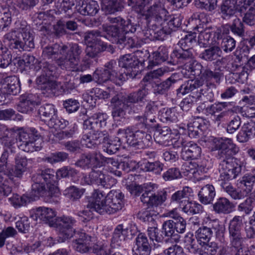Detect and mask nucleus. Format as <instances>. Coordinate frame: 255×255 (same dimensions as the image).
I'll return each instance as SVG.
<instances>
[{
    "label": "nucleus",
    "instance_id": "nucleus-44",
    "mask_svg": "<svg viewBox=\"0 0 255 255\" xmlns=\"http://www.w3.org/2000/svg\"><path fill=\"white\" fill-rule=\"evenodd\" d=\"M102 9L106 14H112L121 11L123 8V4L117 0H101Z\"/></svg>",
    "mask_w": 255,
    "mask_h": 255
},
{
    "label": "nucleus",
    "instance_id": "nucleus-47",
    "mask_svg": "<svg viewBox=\"0 0 255 255\" xmlns=\"http://www.w3.org/2000/svg\"><path fill=\"white\" fill-rule=\"evenodd\" d=\"M232 208V203L227 198L221 197L213 204V210L218 214L229 213Z\"/></svg>",
    "mask_w": 255,
    "mask_h": 255
},
{
    "label": "nucleus",
    "instance_id": "nucleus-58",
    "mask_svg": "<svg viewBox=\"0 0 255 255\" xmlns=\"http://www.w3.org/2000/svg\"><path fill=\"white\" fill-rule=\"evenodd\" d=\"M84 191V189H79L75 186H71L64 191L63 194L70 200L75 201L82 197Z\"/></svg>",
    "mask_w": 255,
    "mask_h": 255
},
{
    "label": "nucleus",
    "instance_id": "nucleus-53",
    "mask_svg": "<svg viewBox=\"0 0 255 255\" xmlns=\"http://www.w3.org/2000/svg\"><path fill=\"white\" fill-rule=\"evenodd\" d=\"M170 71V68L167 66H163L148 73L143 78L144 82H151L154 79H159L165 73Z\"/></svg>",
    "mask_w": 255,
    "mask_h": 255
},
{
    "label": "nucleus",
    "instance_id": "nucleus-6",
    "mask_svg": "<svg viewBox=\"0 0 255 255\" xmlns=\"http://www.w3.org/2000/svg\"><path fill=\"white\" fill-rule=\"evenodd\" d=\"M148 94L149 90L144 86L128 95L124 96L122 94L116 95L111 100L112 116L118 120L125 118L127 109L128 108L131 109L134 104L142 102Z\"/></svg>",
    "mask_w": 255,
    "mask_h": 255
},
{
    "label": "nucleus",
    "instance_id": "nucleus-56",
    "mask_svg": "<svg viewBox=\"0 0 255 255\" xmlns=\"http://www.w3.org/2000/svg\"><path fill=\"white\" fill-rule=\"evenodd\" d=\"M203 68L200 63L193 59L186 62L184 65V69L187 71L189 74L196 76L201 75Z\"/></svg>",
    "mask_w": 255,
    "mask_h": 255
},
{
    "label": "nucleus",
    "instance_id": "nucleus-50",
    "mask_svg": "<svg viewBox=\"0 0 255 255\" xmlns=\"http://www.w3.org/2000/svg\"><path fill=\"white\" fill-rule=\"evenodd\" d=\"M137 143L136 148H145L150 146L152 143V137L148 134L141 130H136V136Z\"/></svg>",
    "mask_w": 255,
    "mask_h": 255
},
{
    "label": "nucleus",
    "instance_id": "nucleus-13",
    "mask_svg": "<svg viewBox=\"0 0 255 255\" xmlns=\"http://www.w3.org/2000/svg\"><path fill=\"white\" fill-rule=\"evenodd\" d=\"M174 146L182 147L181 157L184 160L196 159L201 155V147L193 141H190L187 136H179L174 142Z\"/></svg>",
    "mask_w": 255,
    "mask_h": 255
},
{
    "label": "nucleus",
    "instance_id": "nucleus-16",
    "mask_svg": "<svg viewBox=\"0 0 255 255\" xmlns=\"http://www.w3.org/2000/svg\"><path fill=\"white\" fill-rule=\"evenodd\" d=\"M245 216H236L230 222L229 226V238L231 245L234 247H239L243 243L244 238L242 230L246 223Z\"/></svg>",
    "mask_w": 255,
    "mask_h": 255
},
{
    "label": "nucleus",
    "instance_id": "nucleus-61",
    "mask_svg": "<svg viewBox=\"0 0 255 255\" xmlns=\"http://www.w3.org/2000/svg\"><path fill=\"white\" fill-rule=\"evenodd\" d=\"M138 216L140 220L147 223L149 225H156L154 218L156 214L151 210V208L148 209V207L146 209L139 212Z\"/></svg>",
    "mask_w": 255,
    "mask_h": 255
},
{
    "label": "nucleus",
    "instance_id": "nucleus-15",
    "mask_svg": "<svg viewBox=\"0 0 255 255\" xmlns=\"http://www.w3.org/2000/svg\"><path fill=\"white\" fill-rule=\"evenodd\" d=\"M175 18L169 20L156 22L152 28L148 29L145 32V36L150 40H163L165 36L170 34L174 28L178 26L175 25Z\"/></svg>",
    "mask_w": 255,
    "mask_h": 255
},
{
    "label": "nucleus",
    "instance_id": "nucleus-11",
    "mask_svg": "<svg viewBox=\"0 0 255 255\" xmlns=\"http://www.w3.org/2000/svg\"><path fill=\"white\" fill-rule=\"evenodd\" d=\"M102 35L98 30L88 31L85 33V40L87 44L86 52L91 56L94 57L101 51L108 50L111 53H114L113 47L102 42L100 37Z\"/></svg>",
    "mask_w": 255,
    "mask_h": 255
},
{
    "label": "nucleus",
    "instance_id": "nucleus-60",
    "mask_svg": "<svg viewBox=\"0 0 255 255\" xmlns=\"http://www.w3.org/2000/svg\"><path fill=\"white\" fill-rule=\"evenodd\" d=\"M187 203L182 207V211L189 215L199 214L202 212L203 206L194 201L186 200Z\"/></svg>",
    "mask_w": 255,
    "mask_h": 255
},
{
    "label": "nucleus",
    "instance_id": "nucleus-20",
    "mask_svg": "<svg viewBox=\"0 0 255 255\" xmlns=\"http://www.w3.org/2000/svg\"><path fill=\"white\" fill-rule=\"evenodd\" d=\"M97 129L85 130L81 142L88 148H92L99 143H104L108 140L109 134L106 131H99Z\"/></svg>",
    "mask_w": 255,
    "mask_h": 255
},
{
    "label": "nucleus",
    "instance_id": "nucleus-52",
    "mask_svg": "<svg viewBox=\"0 0 255 255\" xmlns=\"http://www.w3.org/2000/svg\"><path fill=\"white\" fill-rule=\"evenodd\" d=\"M221 53L220 48L215 46L205 50L200 54V57L205 60L212 61L220 57Z\"/></svg>",
    "mask_w": 255,
    "mask_h": 255
},
{
    "label": "nucleus",
    "instance_id": "nucleus-49",
    "mask_svg": "<svg viewBox=\"0 0 255 255\" xmlns=\"http://www.w3.org/2000/svg\"><path fill=\"white\" fill-rule=\"evenodd\" d=\"M86 155L91 168H97L105 164V157L100 152L93 151Z\"/></svg>",
    "mask_w": 255,
    "mask_h": 255
},
{
    "label": "nucleus",
    "instance_id": "nucleus-27",
    "mask_svg": "<svg viewBox=\"0 0 255 255\" xmlns=\"http://www.w3.org/2000/svg\"><path fill=\"white\" fill-rule=\"evenodd\" d=\"M135 246L132 249L133 255H149L151 247L146 235L139 233L135 239Z\"/></svg>",
    "mask_w": 255,
    "mask_h": 255
},
{
    "label": "nucleus",
    "instance_id": "nucleus-3",
    "mask_svg": "<svg viewBox=\"0 0 255 255\" xmlns=\"http://www.w3.org/2000/svg\"><path fill=\"white\" fill-rule=\"evenodd\" d=\"M124 195L120 191L111 190L105 197L102 192L95 190L87 207L100 214H112L124 206Z\"/></svg>",
    "mask_w": 255,
    "mask_h": 255
},
{
    "label": "nucleus",
    "instance_id": "nucleus-29",
    "mask_svg": "<svg viewBox=\"0 0 255 255\" xmlns=\"http://www.w3.org/2000/svg\"><path fill=\"white\" fill-rule=\"evenodd\" d=\"M155 142L164 146H168L171 144L174 145L172 136L171 130L168 127H163L161 129L156 130L154 134Z\"/></svg>",
    "mask_w": 255,
    "mask_h": 255
},
{
    "label": "nucleus",
    "instance_id": "nucleus-42",
    "mask_svg": "<svg viewBox=\"0 0 255 255\" xmlns=\"http://www.w3.org/2000/svg\"><path fill=\"white\" fill-rule=\"evenodd\" d=\"M41 245V242L39 241H36L34 243H20L15 248V250L18 254L25 253L28 255L39 251Z\"/></svg>",
    "mask_w": 255,
    "mask_h": 255
},
{
    "label": "nucleus",
    "instance_id": "nucleus-34",
    "mask_svg": "<svg viewBox=\"0 0 255 255\" xmlns=\"http://www.w3.org/2000/svg\"><path fill=\"white\" fill-rule=\"evenodd\" d=\"M33 183L31 186L30 195L29 197L31 198V200H35L36 198L39 196L52 197L56 196L57 194H50V188L46 187L44 182L33 181Z\"/></svg>",
    "mask_w": 255,
    "mask_h": 255
},
{
    "label": "nucleus",
    "instance_id": "nucleus-57",
    "mask_svg": "<svg viewBox=\"0 0 255 255\" xmlns=\"http://www.w3.org/2000/svg\"><path fill=\"white\" fill-rule=\"evenodd\" d=\"M105 163L111 168V172L118 176L122 175V172L118 169L126 165L128 167V163L119 162L117 159L114 158L105 157Z\"/></svg>",
    "mask_w": 255,
    "mask_h": 255
},
{
    "label": "nucleus",
    "instance_id": "nucleus-55",
    "mask_svg": "<svg viewBox=\"0 0 255 255\" xmlns=\"http://www.w3.org/2000/svg\"><path fill=\"white\" fill-rule=\"evenodd\" d=\"M160 112V119L163 122L175 123L178 120L177 113L174 108H164Z\"/></svg>",
    "mask_w": 255,
    "mask_h": 255
},
{
    "label": "nucleus",
    "instance_id": "nucleus-36",
    "mask_svg": "<svg viewBox=\"0 0 255 255\" xmlns=\"http://www.w3.org/2000/svg\"><path fill=\"white\" fill-rule=\"evenodd\" d=\"M215 196V187L211 184H207L202 187L198 194L199 200L205 205L212 203Z\"/></svg>",
    "mask_w": 255,
    "mask_h": 255
},
{
    "label": "nucleus",
    "instance_id": "nucleus-10",
    "mask_svg": "<svg viewBox=\"0 0 255 255\" xmlns=\"http://www.w3.org/2000/svg\"><path fill=\"white\" fill-rule=\"evenodd\" d=\"M128 233L127 228H125L123 224L118 225L114 230L110 248L104 244L95 245L93 247V252L96 255H122L120 253L114 252L113 249L123 244Z\"/></svg>",
    "mask_w": 255,
    "mask_h": 255
},
{
    "label": "nucleus",
    "instance_id": "nucleus-8",
    "mask_svg": "<svg viewBox=\"0 0 255 255\" xmlns=\"http://www.w3.org/2000/svg\"><path fill=\"white\" fill-rule=\"evenodd\" d=\"M126 75L119 71L116 61L112 60L105 64L104 68L97 69L94 72V81L100 84L111 81L120 86L125 81Z\"/></svg>",
    "mask_w": 255,
    "mask_h": 255
},
{
    "label": "nucleus",
    "instance_id": "nucleus-31",
    "mask_svg": "<svg viewBox=\"0 0 255 255\" xmlns=\"http://www.w3.org/2000/svg\"><path fill=\"white\" fill-rule=\"evenodd\" d=\"M202 225L212 234H215L217 238L223 237L225 227L218 219H211L209 217H205Z\"/></svg>",
    "mask_w": 255,
    "mask_h": 255
},
{
    "label": "nucleus",
    "instance_id": "nucleus-2",
    "mask_svg": "<svg viewBox=\"0 0 255 255\" xmlns=\"http://www.w3.org/2000/svg\"><path fill=\"white\" fill-rule=\"evenodd\" d=\"M82 52V48L76 43L71 44L69 49L66 45L55 44L45 47L42 56L44 59L49 60V62L55 61L62 68L75 71L78 69Z\"/></svg>",
    "mask_w": 255,
    "mask_h": 255
},
{
    "label": "nucleus",
    "instance_id": "nucleus-33",
    "mask_svg": "<svg viewBox=\"0 0 255 255\" xmlns=\"http://www.w3.org/2000/svg\"><path fill=\"white\" fill-rule=\"evenodd\" d=\"M77 10L83 15H95L99 11V6L97 1L93 0H82V3L76 6Z\"/></svg>",
    "mask_w": 255,
    "mask_h": 255
},
{
    "label": "nucleus",
    "instance_id": "nucleus-51",
    "mask_svg": "<svg viewBox=\"0 0 255 255\" xmlns=\"http://www.w3.org/2000/svg\"><path fill=\"white\" fill-rule=\"evenodd\" d=\"M253 134V126L248 123L244 124L237 135V140L240 142L248 141Z\"/></svg>",
    "mask_w": 255,
    "mask_h": 255
},
{
    "label": "nucleus",
    "instance_id": "nucleus-37",
    "mask_svg": "<svg viewBox=\"0 0 255 255\" xmlns=\"http://www.w3.org/2000/svg\"><path fill=\"white\" fill-rule=\"evenodd\" d=\"M164 217L172 218L174 222V229L179 233H183L186 229L185 220L177 213L176 209L167 211L163 214Z\"/></svg>",
    "mask_w": 255,
    "mask_h": 255
},
{
    "label": "nucleus",
    "instance_id": "nucleus-41",
    "mask_svg": "<svg viewBox=\"0 0 255 255\" xmlns=\"http://www.w3.org/2000/svg\"><path fill=\"white\" fill-rule=\"evenodd\" d=\"M108 20L113 23H117V26H120L121 33L124 35L129 33H133L136 31V27L131 24L129 20L126 21L120 16L108 17Z\"/></svg>",
    "mask_w": 255,
    "mask_h": 255
},
{
    "label": "nucleus",
    "instance_id": "nucleus-62",
    "mask_svg": "<svg viewBox=\"0 0 255 255\" xmlns=\"http://www.w3.org/2000/svg\"><path fill=\"white\" fill-rule=\"evenodd\" d=\"M121 144V139L119 137H117L114 140L108 139V140L103 144V149L108 154H114L119 150Z\"/></svg>",
    "mask_w": 255,
    "mask_h": 255
},
{
    "label": "nucleus",
    "instance_id": "nucleus-28",
    "mask_svg": "<svg viewBox=\"0 0 255 255\" xmlns=\"http://www.w3.org/2000/svg\"><path fill=\"white\" fill-rule=\"evenodd\" d=\"M103 30L106 33L105 36L110 40L114 41L117 44L126 45L127 37L121 33L120 27L117 25L103 26Z\"/></svg>",
    "mask_w": 255,
    "mask_h": 255
},
{
    "label": "nucleus",
    "instance_id": "nucleus-22",
    "mask_svg": "<svg viewBox=\"0 0 255 255\" xmlns=\"http://www.w3.org/2000/svg\"><path fill=\"white\" fill-rule=\"evenodd\" d=\"M220 10L222 17L225 19H228L233 16L240 7L241 10L243 8L246 9L249 4H244L243 0H221Z\"/></svg>",
    "mask_w": 255,
    "mask_h": 255
},
{
    "label": "nucleus",
    "instance_id": "nucleus-24",
    "mask_svg": "<svg viewBox=\"0 0 255 255\" xmlns=\"http://www.w3.org/2000/svg\"><path fill=\"white\" fill-rule=\"evenodd\" d=\"M31 217L35 221L39 219L53 227L57 219L55 212L51 208L45 207L36 208L33 210V213L31 215Z\"/></svg>",
    "mask_w": 255,
    "mask_h": 255
},
{
    "label": "nucleus",
    "instance_id": "nucleus-12",
    "mask_svg": "<svg viewBox=\"0 0 255 255\" xmlns=\"http://www.w3.org/2000/svg\"><path fill=\"white\" fill-rule=\"evenodd\" d=\"M157 187V185L152 183L146 188L145 192L140 196L141 202L147 206L148 209L162 205L167 199V194L165 190H162L154 192V190Z\"/></svg>",
    "mask_w": 255,
    "mask_h": 255
},
{
    "label": "nucleus",
    "instance_id": "nucleus-40",
    "mask_svg": "<svg viewBox=\"0 0 255 255\" xmlns=\"http://www.w3.org/2000/svg\"><path fill=\"white\" fill-rule=\"evenodd\" d=\"M173 60V64L176 63H183L187 61L193 59V53L191 50L183 49L174 50L170 55Z\"/></svg>",
    "mask_w": 255,
    "mask_h": 255
},
{
    "label": "nucleus",
    "instance_id": "nucleus-9",
    "mask_svg": "<svg viewBox=\"0 0 255 255\" xmlns=\"http://www.w3.org/2000/svg\"><path fill=\"white\" fill-rule=\"evenodd\" d=\"M16 141L19 149L25 152L39 151L42 147L41 136L38 131L33 128L20 131Z\"/></svg>",
    "mask_w": 255,
    "mask_h": 255
},
{
    "label": "nucleus",
    "instance_id": "nucleus-32",
    "mask_svg": "<svg viewBox=\"0 0 255 255\" xmlns=\"http://www.w3.org/2000/svg\"><path fill=\"white\" fill-rule=\"evenodd\" d=\"M4 83L1 88V93L6 95H15L20 91L18 79L16 76H9L5 79Z\"/></svg>",
    "mask_w": 255,
    "mask_h": 255
},
{
    "label": "nucleus",
    "instance_id": "nucleus-59",
    "mask_svg": "<svg viewBox=\"0 0 255 255\" xmlns=\"http://www.w3.org/2000/svg\"><path fill=\"white\" fill-rule=\"evenodd\" d=\"M231 106L230 102L215 103L206 107V116H215L216 113L222 112L229 106Z\"/></svg>",
    "mask_w": 255,
    "mask_h": 255
},
{
    "label": "nucleus",
    "instance_id": "nucleus-45",
    "mask_svg": "<svg viewBox=\"0 0 255 255\" xmlns=\"http://www.w3.org/2000/svg\"><path fill=\"white\" fill-rule=\"evenodd\" d=\"M56 113L54 105L50 104L41 106L38 110V114L41 121L47 123L56 115Z\"/></svg>",
    "mask_w": 255,
    "mask_h": 255
},
{
    "label": "nucleus",
    "instance_id": "nucleus-26",
    "mask_svg": "<svg viewBox=\"0 0 255 255\" xmlns=\"http://www.w3.org/2000/svg\"><path fill=\"white\" fill-rule=\"evenodd\" d=\"M108 116L105 113H96L88 119L85 120L83 123L85 130L89 129H98L105 127L107 125Z\"/></svg>",
    "mask_w": 255,
    "mask_h": 255
},
{
    "label": "nucleus",
    "instance_id": "nucleus-1",
    "mask_svg": "<svg viewBox=\"0 0 255 255\" xmlns=\"http://www.w3.org/2000/svg\"><path fill=\"white\" fill-rule=\"evenodd\" d=\"M213 142L214 148L218 150L217 157L221 160L218 168L220 186L234 199H241L244 195L229 182L236 178L242 170L239 161L231 157L236 151V146L231 138L226 137L215 138Z\"/></svg>",
    "mask_w": 255,
    "mask_h": 255
},
{
    "label": "nucleus",
    "instance_id": "nucleus-25",
    "mask_svg": "<svg viewBox=\"0 0 255 255\" xmlns=\"http://www.w3.org/2000/svg\"><path fill=\"white\" fill-rule=\"evenodd\" d=\"M75 235L76 239L72 244L75 250L81 253L88 252L92 248V237L83 231L77 232Z\"/></svg>",
    "mask_w": 255,
    "mask_h": 255
},
{
    "label": "nucleus",
    "instance_id": "nucleus-19",
    "mask_svg": "<svg viewBox=\"0 0 255 255\" xmlns=\"http://www.w3.org/2000/svg\"><path fill=\"white\" fill-rule=\"evenodd\" d=\"M144 57L146 58L150 57L146 51H145L144 53L141 51L137 50L133 54L125 55L119 60V65H118L119 69L121 67L129 71H133V69H135L139 63H144Z\"/></svg>",
    "mask_w": 255,
    "mask_h": 255
},
{
    "label": "nucleus",
    "instance_id": "nucleus-17",
    "mask_svg": "<svg viewBox=\"0 0 255 255\" xmlns=\"http://www.w3.org/2000/svg\"><path fill=\"white\" fill-rule=\"evenodd\" d=\"M40 69L41 74L36 79L39 88L45 90L47 92L55 89L56 86L55 83L50 79L55 69V66L50 64L49 62H43L41 63Z\"/></svg>",
    "mask_w": 255,
    "mask_h": 255
},
{
    "label": "nucleus",
    "instance_id": "nucleus-30",
    "mask_svg": "<svg viewBox=\"0 0 255 255\" xmlns=\"http://www.w3.org/2000/svg\"><path fill=\"white\" fill-rule=\"evenodd\" d=\"M35 99V97L32 94L22 95L17 106V110L22 113H31L34 110L35 106L37 104Z\"/></svg>",
    "mask_w": 255,
    "mask_h": 255
},
{
    "label": "nucleus",
    "instance_id": "nucleus-4",
    "mask_svg": "<svg viewBox=\"0 0 255 255\" xmlns=\"http://www.w3.org/2000/svg\"><path fill=\"white\" fill-rule=\"evenodd\" d=\"M4 42L16 51H30L34 48V38L25 21H17L15 27L5 34Z\"/></svg>",
    "mask_w": 255,
    "mask_h": 255
},
{
    "label": "nucleus",
    "instance_id": "nucleus-39",
    "mask_svg": "<svg viewBox=\"0 0 255 255\" xmlns=\"http://www.w3.org/2000/svg\"><path fill=\"white\" fill-rule=\"evenodd\" d=\"M168 57V51L164 46H160L158 49L152 53L151 57L148 61V68H151L162 62L166 61Z\"/></svg>",
    "mask_w": 255,
    "mask_h": 255
},
{
    "label": "nucleus",
    "instance_id": "nucleus-21",
    "mask_svg": "<svg viewBox=\"0 0 255 255\" xmlns=\"http://www.w3.org/2000/svg\"><path fill=\"white\" fill-rule=\"evenodd\" d=\"M85 183L88 185L96 184L106 188H110L115 184V179L105 175L102 171L92 169L88 176L83 177Z\"/></svg>",
    "mask_w": 255,
    "mask_h": 255
},
{
    "label": "nucleus",
    "instance_id": "nucleus-7",
    "mask_svg": "<svg viewBox=\"0 0 255 255\" xmlns=\"http://www.w3.org/2000/svg\"><path fill=\"white\" fill-rule=\"evenodd\" d=\"M135 9L149 21L152 19L155 22L168 20V11L159 0H142L141 4L135 5Z\"/></svg>",
    "mask_w": 255,
    "mask_h": 255
},
{
    "label": "nucleus",
    "instance_id": "nucleus-63",
    "mask_svg": "<svg viewBox=\"0 0 255 255\" xmlns=\"http://www.w3.org/2000/svg\"><path fill=\"white\" fill-rule=\"evenodd\" d=\"M196 33H189L182 38L178 44L181 48L191 50L193 44L196 42Z\"/></svg>",
    "mask_w": 255,
    "mask_h": 255
},
{
    "label": "nucleus",
    "instance_id": "nucleus-48",
    "mask_svg": "<svg viewBox=\"0 0 255 255\" xmlns=\"http://www.w3.org/2000/svg\"><path fill=\"white\" fill-rule=\"evenodd\" d=\"M8 200L14 208L18 209L25 206L27 203L30 202L31 198L26 194H23L22 196H20L15 193L13 194L12 196L9 197Z\"/></svg>",
    "mask_w": 255,
    "mask_h": 255
},
{
    "label": "nucleus",
    "instance_id": "nucleus-18",
    "mask_svg": "<svg viewBox=\"0 0 255 255\" xmlns=\"http://www.w3.org/2000/svg\"><path fill=\"white\" fill-rule=\"evenodd\" d=\"M32 181L41 182L46 184L47 188H50V194H58L59 190L57 186V178L55 172L52 169H45L38 170L33 174L31 178Z\"/></svg>",
    "mask_w": 255,
    "mask_h": 255
},
{
    "label": "nucleus",
    "instance_id": "nucleus-54",
    "mask_svg": "<svg viewBox=\"0 0 255 255\" xmlns=\"http://www.w3.org/2000/svg\"><path fill=\"white\" fill-rule=\"evenodd\" d=\"M12 191L9 179L0 174V200L2 197H7Z\"/></svg>",
    "mask_w": 255,
    "mask_h": 255
},
{
    "label": "nucleus",
    "instance_id": "nucleus-14",
    "mask_svg": "<svg viewBox=\"0 0 255 255\" xmlns=\"http://www.w3.org/2000/svg\"><path fill=\"white\" fill-rule=\"evenodd\" d=\"M76 223V220L71 216H62L57 218L53 227L59 232V242H64L77 233L74 229Z\"/></svg>",
    "mask_w": 255,
    "mask_h": 255
},
{
    "label": "nucleus",
    "instance_id": "nucleus-64",
    "mask_svg": "<svg viewBox=\"0 0 255 255\" xmlns=\"http://www.w3.org/2000/svg\"><path fill=\"white\" fill-rule=\"evenodd\" d=\"M175 82L176 80L172 77H170L161 83L156 84L153 87L154 92L156 94H164L169 89L171 85Z\"/></svg>",
    "mask_w": 255,
    "mask_h": 255
},
{
    "label": "nucleus",
    "instance_id": "nucleus-5",
    "mask_svg": "<svg viewBox=\"0 0 255 255\" xmlns=\"http://www.w3.org/2000/svg\"><path fill=\"white\" fill-rule=\"evenodd\" d=\"M178 90L182 95L191 93L190 95L184 98L179 105L183 111H188L196 100L210 102L214 100L212 90L207 85L203 86V82L200 80H188L182 85Z\"/></svg>",
    "mask_w": 255,
    "mask_h": 255
},
{
    "label": "nucleus",
    "instance_id": "nucleus-38",
    "mask_svg": "<svg viewBox=\"0 0 255 255\" xmlns=\"http://www.w3.org/2000/svg\"><path fill=\"white\" fill-rule=\"evenodd\" d=\"M174 222L172 220L165 221L162 226V233L167 239L166 242L177 243L179 241V236L175 233Z\"/></svg>",
    "mask_w": 255,
    "mask_h": 255
},
{
    "label": "nucleus",
    "instance_id": "nucleus-43",
    "mask_svg": "<svg viewBox=\"0 0 255 255\" xmlns=\"http://www.w3.org/2000/svg\"><path fill=\"white\" fill-rule=\"evenodd\" d=\"M192 192V189L189 187L185 186L181 190L174 192L170 197V203L174 204H178L181 206L183 202L185 203L186 198L188 197Z\"/></svg>",
    "mask_w": 255,
    "mask_h": 255
},
{
    "label": "nucleus",
    "instance_id": "nucleus-23",
    "mask_svg": "<svg viewBox=\"0 0 255 255\" xmlns=\"http://www.w3.org/2000/svg\"><path fill=\"white\" fill-rule=\"evenodd\" d=\"M159 110L157 102L149 101L145 105L142 116H138L136 119L144 125H150L156 123L155 117Z\"/></svg>",
    "mask_w": 255,
    "mask_h": 255
},
{
    "label": "nucleus",
    "instance_id": "nucleus-35",
    "mask_svg": "<svg viewBox=\"0 0 255 255\" xmlns=\"http://www.w3.org/2000/svg\"><path fill=\"white\" fill-rule=\"evenodd\" d=\"M15 165L12 172H9L8 176L21 178L24 173L27 170V159L24 156L17 155L15 157Z\"/></svg>",
    "mask_w": 255,
    "mask_h": 255
},
{
    "label": "nucleus",
    "instance_id": "nucleus-46",
    "mask_svg": "<svg viewBox=\"0 0 255 255\" xmlns=\"http://www.w3.org/2000/svg\"><path fill=\"white\" fill-rule=\"evenodd\" d=\"M197 120H195L192 123H190L188 125V135L191 138H197L199 136L202 132L205 129L206 127L204 124H202L199 121L202 122V120L197 118Z\"/></svg>",
    "mask_w": 255,
    "mask_h": 255
}]
</instances>
